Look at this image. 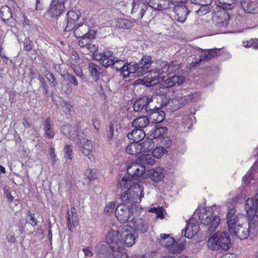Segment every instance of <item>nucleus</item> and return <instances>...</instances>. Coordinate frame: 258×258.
Wrapping results in <instances>:
<instances>
[{"mask_svg":"<svg viewBox=\"0 0 258 258\" xmlns=\"http://www.w3.org/2000/svg\"><path fill=\"white\" fill-rule=\"evenodd\" d=\"M174 239L170 236L169 234H161L160 235V238L159 239V242L162 246H164L170 252V249L171 247L174 245Z\"/></svg>","mask_w":258,"mask_h":258,"instance_id":"c85d7f7f","label":"nucleus"},{"mask_svg":"<svg viewBox=\"0 0 258 258\" xmlns=\"http://www.w3.org/2000/svg\"><path fill=\"white\" fill-rule=\"evenodd\" d=\"M133 221L134 230L140 233H145L149 228V223L147 220L141 218L135 219L133 217L131 219Z\"/></svg>","mask_w":258,"mask_h":258,"instance_id":"4be33fe9","label":"nucleus"},{"mask_svg":"<svg viewBox=\"0 0 258 258\" xmlns=\"http://www.w3.org/2000/svg\"><path fill=\"white\" fill-rule=\"evenodd\" d=\"M200 97V95L198 92L190 94L188 95L184 96L183 97L179 98L180 107H182L185 106L186 104L190 102H195Z\"/></svg>","mask_w":258,"mask_h":258,"instance_id":"f704fd0d","label":"nucleus"},{"mask_svg":"<svg viewBox=\"0 0 258 258\" xmlns=\"http://www.w3.org/2000/svg\"><path fill=\"white\" fill-rule=\"evenodd\" d=\"M73 147L70 145H67L64 148V157L67 158V160L69 159L70 161L72 159L73 154Z\"/></svg>","mask_w":258,"mask_h":258,"instance_id":"3c124183","label":"nucleus"},{"mask_svg":"<svg viewBox=\"0 0 258 258\" xmlns=\"http://www.w3.org/2000/svg\"><path fill=\"white\" fill-rule=\"evenodd\" d=\"M209 11V6H200V8L196 11V13L200 16L204 15Z\"/></svg>","mask_w":258,"mask_h":258,"instance_id":"bf43d9fd","label":"nucleus"},{"mask_svg":"<svg viewBox=\"0 0 258 258\" xmlns=\"http://www.w3.org/2000/svg\"><path fill=\"white\" fill-rule=\"evenodd\" d=\"M145 136L146 134L143 130L135 128L127 134V137L129 140H132L134 142L139 143L145 138Z\"/></svg>","mask_w":258,"mask_h":258,"instance_id":"bb28decb","label":"nucleus"},{"mask_svg":"<svg viewBox=\"0 0 258 258\" xmlns=\"http://www.w3.org/2000/svg\"><path fill=\"white\" fill-rule=\"evenodd\" d=\"M90 38H82L81 40H80L78 42L79 45L83 48H86L88 42V39Z\"/></svg>","mask_w":258,"mask_h":258,"instance_id":"774afa93","label":"nucleus"},{"mask_svg":"<svg viewBox=\"0 0 258 258\" xmlns=\"http://www.w3.org/2000/svg\"><path fill=\"white\" fill-rule=\"evenodd\" d=\"M167 152V149L163 146L157 147L152 152V155L154 157L159 158L163 156Z\"/></svg>","mask_w":258,"mask_h":258,"instance_id":"c03bdc74","label":"nucleus"},{"mask_svg":"<svg viewBox=\"0 0 258 258\" xmlns=\"http://www.w3.org/2000/svg\"><path fill=\"white\" fill-rule=\"evenodd\" d=\"M140 152H148L152 150L154 147V141L148 137L147 139L139 143Z\"/></svg>","mask_w":258,"mask_h":258,"instance_id":"72a5a7b5","label":"nucleus"},{"mask_svg":"<svg viewBox=\"0 0 258 258\" xmlns=\"http://www.w3.org/2000/svg\"><path fill=\"white\" fill-rule=\"evenodd\" d=\"M207 245L213 250H228L232 246L229 233L225 231H218L209 238Z\"/></svg>","mask_w":258,"mask_h":258,"instance_id":"39448f33","label":"nucleus"},{"mask_svg":"<svg viewBox=\"0 0 258 258\" xmlns=\"http://www.w3.org/2000/svg\"><path fill=\"white\" fill-rule=\"evenodd\" d=\"M117 233L113 232V230L111 229L108 232L106 237L105 241L99 243L96 246L97 253L102 258H111V253L114 249H117L119 247L117 245L118 242Z\"/></svg>","mask_w":258,"mask_h":258,"instance_id":"20e7f679","label":"nucleus"},{"mask_svg":"<svg viewBox=\"0 0 258 258\" xmlns=\"http://www.w3.org/2000/svg\"><path fill=\"white\" fill-rule=\"evenodd\" d=\"M229 18V15L225 12H221L214 17L213 22L215 25L221 33H225Z\"/></svg>","mask_w":258,"mask_h":258,"instance_id":"2eb2a0df","label":"nucleus"},{"mask_svg":"<svg viewBox=\"0 0 258 258\" xmlns=\"http://www.w3.org/2000/svg\"><path fill=\"white\" fill-rule=\"evenodd\" d=\"M160 143L165 146L164 148H169L172 143L171 140L170 138L166 136H163L162 138L160 140Z\"/></svg>","mask_w":258,"mask_h":258,"instance_id":"4d7b16f0","label":"nucleus"},{"mask_svg":"<svg viewBox=\"0 0 258 258\" xmlns=\"http://www.w3.org/2000/svg\"><path fill=\"white\" fill-rule=\"evenodd\" d=\"M171 0H159V5L158 11H162L168 8H172Z\"/></svg>","mask_w":258,"mask_h":258,"instance_id":"49530a36","label":"nucleus"},{"mask_svg":"<svg viewBox=\"0 0 258 258\" xmlns=\"http://www.w3.org/2000/svg\"><path fill=\"white\" fill-rule=\"evenodd\" d=\"M159 98L161 101V104H159L157 103V100L155 98L148 97V101L146 105L145 111L148 115L151 114L153 112L156 110H158L161 108V106L166 105V101L164 102V100H166V98L164 96H160Z\"/></svg>","mask_w":258,"mask_h":258,"instance_id":"a211bd4d","label":"nucleus"},{"mask_svg":"<svg viewBox=\"0 0 258 258\" xmlns=\"http://www.w3.org/2000/svg\"><path fill=\"white\" fill-rule=\"evenodd\" d=\"M44 135L49 139H52L56 135L55 125L50 117H47L43 123Z\"/></svg>","mask_w":258,"mask_h":258,"instance_id":"aec40b11","label":"nucleus"},{"mask_svg":"<svg viewBox=\"0 0 258 258\" xmlns=\"http://www.w3.org/2000/svg\"><path fill=\"white\" fill-rule=\"evenodd\" d=\"M244 210L249 224L258 226V192L254 198L246 200Z\"/></svg>","mask_w":258,"mask_h":258,"instance_id":"6e6552de","label":"nucleus"},{"mask_svg":"<svg viewBox=\"0 0 258 258\" xmlns=\"http://www.w3.org/2000/svg\"><path fill=\"white\" fill-rule=\"evenodd\" d=\"M74 36L76 38H92L94 37V33H90L89 26L80 22L79 24L73 29Z\"/></svg>","mask_w":258,"mask_h":258,"instance_id":"6ab92c4d","label":"nucleus"},{"mask_svg":"<svg viewBox=\"0 0 258 258\" xmlns=\"http://www.w3.org/2000/svg\"><path fill=\"white\" fill-rule=\"evenodd\" d=\"M200 229H202L201 227H200L198 223H195L194 220H190L184 229V235L185 237L190 239L198 233Z\"/></svg>","mask_w":258,"mask_h":258,"instance_id":"412c9836","label":"nucleus"},{"mask_svg":"<svg viewBox=\"0 0 258 258\" xmlns=\"http://www.w3.org/2000/svg\"><path fill=\"white\" fill-rule=\"evenodd\" d=\"M149 212L155 213L156 218H163V209L162 208H156L153 207L149 210Z\"/></svg>","mask_w":258,"mask_h":258,"instance_id":"603ef678","label":"nucleus"},{"mask_svg":"<svg viewBox=\"0 0 258 258\" xmlns=\"http://www.w3.org/2000/svg\"><path fill=\"white\" fill-rule=\"evenodd\" d=\"M145 170L146 168L144 167V166L139 164L138 169L136 171L135 176H134L133 177V180L137 179L138 178L143 177L144 175L145 174Z\"/></svg>","mask_w":258,"mask_h":258,"instance_id":"09e8293b","label":"nucleus"},{"mask_svg":"<svg viewBox=\"0 0 258 258\" xmlns=\"http://www.w3.org/2000/svg\"><path fill=\"white\" fill-rule=\"evenodd\" d=\"M45 77L50 83L51 86L55 88L58 85V82L53 74L50 71H46L45 72Z\"/></svg>","mask_w":258,"mask_h":258,"instance_id":"37998d69","label":"nucleus"},{"mask_svg":"<svg viewBox=\"0 0 258 258\" xmlns=\"http://www.w3.org/2000/svg\"><path fill=\"white\" fill-rule=\"evenodd\" d=\"M135 208L123 204H120L115 209V216L120 223H126L133 215Z\"/></svg>","mask_w":258,"mask_h":258,"instance_id":"9d476101","label":"nucleus"},{"mask_svg":"<svg viewBox=\"0 0 258 258\" xmlns=\"http://www.w3.org/2000/svg\"><path fill=\"white\" fill-rule=\"evenodd\" d=\"M170 106H172L173 110H176L181 108L178 99H174L168 102Z\"/></svg>","mask_w":258,"mask_h":258,"instance_id":"052dcab7","label":"nucleus"},{"mask_svg":"<svg viewBox=\"0 0 258 258\" xmlns=\"http://www.w3.org/2000/svg\"><path fill=\"white\" fill-rule=\"evenodd\" d=\"M228 229L229 233L240 239H246L249 235V228L252 224L242 223L237 216L235 210L231 209L226 214Z\"/></svg>","mask_w":258,"mask_h":258,"instance_id":"7ed1b4c3","label":"nucleus"},{"mask_svg":"<svg viewBox=\"0 0 258 258\" xmlns=\"http://www.w3.org/2000/svg\"><path fill=\"white\" fill-rule=\"evenodd\" d=\"M240 5L245 13L255 14L258 13V4L250 0H241Z\"/></svg>","mask_w":258,"mask_h":258,"instance_id":"b1692460","label":"nucleus"},{"mask_svg":"<svg viewBox=\"0 0 258 258\" xmlns=\"http://www.w3.org/2000/svg\"><path fill=\"white\" fill-rule=\"evenodd\" d=\"M148 115L150 119L154 123H160L165 119V112L161 110V108Z\"/></svg>","mask_w":258,"mask_h":258,"instance_id":"473e14b6","label":"nucleus"},{"mask_svg":"<svg viewBox=\"0 0 258 258\" xmlns=\"http://www.w3.org/2000/svg\"><path fill=\"white\" fill-rule=\"evenodd\" d=\"M171 248L170 253L173 254L179 253L181 252V250H182L183 245L182 244H180L178 245H176L175 244H174V246L171 247Z\"/></svg>","mask_w":258,"mask_h":258,"instance_id":"69168bd1","label":"nucleus"},{"mask_svg":"<svg viewBox=\"0 0 258 258\" xmlns=\"http://www.w3.org/2000/svg\"><path fill=\"white\" fill-rule=\"evenodd\" d=\"M38 79L41 84V87L43 88V94L44 95L48 94V86L47 85L46 82L45 81L44 79L42 77H40Z\"/></svg>","mask_w":258,"mask_h":258,"instance_id":"13d9d810","label":"nucleus"},{"mask_svg":"<svg viewBox=\"0 0 258 258\" xmlns=\"http://www.w3.org/2000/svg\"><path fill=\"white\" fill-rule=\"evenodd\" d=\"M132 14L138 19H142L148 9L146 3L142 0H133L132 3Z\"/></svg>","mask_w":258,"mask_h":258,"instance_id":"4468645a","label":"nucleus"},{"mask_svg":"<svg viewBox=\"0 0 258 258\" xmlns=\"http://www.w3.org/2000/svg\"><path fill=\"white\" fill-rule=\"evenodd\" d=\"M201 219V226L206 237H208L218 228L221 219L218 216H213L210 211H205L199 216Z\"/></svg>","mask_w":258,"mask_h":258,"instance_id":"423d86ee","label":"nucleus"},{"mask_svg":"<svg viewBox=\"0 0 258 258\" xmlns=\"http://www.w3.org/2000/svg\"><path fill=\"white\" fill-rule=\"evenodd\" d=\"M64 80L67 81V82L70 83L72 85H73L75 86H78L79 85L78 80L76 77L74 75L69 74V73L67 75H66V76H64Z\"/></svg>","mask_w":258,"mask_h":258,"instance_id":"8fccbe9b","label":"nucleus"},{"mask_svg":"<svg viewBox=\"0 0 258 258\" xmlns=\"http://www.w3.org/2000/svg\"><path fill=\"white\" fill-rule=\"evenodd\" d=\"M0 17L2 20L9 26H11L15 23L16 19L13 17L12 10L7 5L1 7Z\"/></svg>","mask_w":258,"mask_h":258,"instance_id":"f3484780","label":"nucleus"},{"mask_svg":"<svg viewBox=\"0 0 258 258\" xmlns=\"http://www.w3.org/2000/svg\"><path fill=\"white\" fill-rule=\"evenodd\" d=\"M26 221L27 223L30 224L34 227L37 226L38 223L35 214L32 213L30 211H28L27 213Z\"/></svg>","mask_w":258,"mask_h":258,"instance_id":"a19ab883","label":"nucleus"},{"mask_svg":"<svg viewBox=\"0 0 258 258\" xmlns=\"http://www.w3.org/2000/svg\"><path fill=\"white\" fill-rule=\"evenodd\" d=\"M88 172H89V173L87 175V178L90 181H93L97 178L98 174L96 170H91L89 169Z\"/></svg>","mask_w":258,"mask_h":258,"instance_id":"0e129e2a","label":"nucleus"},{"mask_svg":"<svg viewBox=\"0 0 258 258\" xmlns=\"http://www.w3.org/2000/svg\"><path fill=\"white\" fill-rule=\"evenodd\" d=\"M181 63L177 60L171 61L169 63H166L164 69H167L168 74H172L177 72L180 68Z\"/></svg>","mask_w":258,"mask_h":258,"instance_id":"4c0bfd02","label":"nucleus"},{"mask_svg":"<svg viewBox=\"0 0 258 258\" xmlns=\"http://www.w3.org/2000/svg\"><path fill=\"white\" fill-rule=\"evenodd\" d=\"M243 46L245 47H252L253 49L258 48V39L251 38L250 40L243 41Z\"/></svg>","mask_w":258,"mask_h":258,"instance_id":"a18cd8bd","label":"nucleus"},{"mask_svg":"<svg viewBox=\"0 0 258 258\" xmlns=\"http://www.w3.org/2000/svg\"><path fill=\"white\" fill-rule=\"evenodd\" d=\"M136 162L146 168L147 166H152L155 163V159L152 154H143L136 159Z\"/></svg>","mask_w":258,"mask_h":258,"instance_id":"cd10ccee","label":"nucleus"},{"mask_svg":"<svg viewBox=\"0 0 258 258\" xmlns=\"http://www.w3.org/2000/svg\"><path fill=\"white\" fill-rule=\"evenodd\" d=\"M71 212L72 213V218H71L69 212H68V217L67 218V222L69 229L72 231L73 227H76L79 223V220L77 214L76 212L75 208H71Z\"/></svg>","mask_w":258,"mask_h":258,"instance_id":"7c9ffc66","label":"nucleus"},{"mask_svg":"<svg viewBox=\"0 0 258 258\" xmlns=\"http://www.w3.org/2000/svg\"><path fill=\"white\" fill-rule=\"evenodd\" d=\"M150 120L146 116L137 117L132 122V125L135 128L142 129L146 127L149 124Z\"/></svg>","mask_w":258,"mask_h":258,"instance_id":"2f4dec72","label":"nucleus"},{"mask_svg":"<svg viewBox=\"0 0 258 258\" xmlns=\"http://www.w3.org/2000/svg\"><path fill=\"white\" fill-rule=\"evenodd\" d=\"M88 69L90 75L92 77L93 80L97 82L99 80L100 76L104 72V70L101 67L93 62H90L88 64Z\"/></svg>","mask_w":258,"mask_h":258,"instance_id":"a878e982","label":"nucleus"},{"mask_svg":"<svg viewBox=\"0 0 258 258\" xmlns=\"http://www.w3.org/2000/svg\"><path fill=\"white\" fill-rule=\"evenodd\" d=\"M66 16L62 27L66 32H69L73 30L79 24L80 13V12H76L71 10L67 12Z\"/></svg>","mask_w":258,"mask_h":258,"instance_id":"9b49d317","label":"nucleus"},{"mask_svg":"<svg viewBox=\"0 0 258 258\" xmlns=\"http://www.w3.org/2000/svg\"><path fill=\"white\" fill-rule=\"evenodd\" d=\"M131 227L127 225H123L120 226L117 229L113 230V232L117 233V245L121 247V245L124 244L127 247L133 246L136 240V237L134 234L131 233L129 230Z\"/></svg>","mask_w":258,"mask_h":258,"instance_id":"1a4fd4ad","label":"nucleus"},{"mask_svg":"<svg viewBox=\"0 0 258 258\" xmlns=\"http://www.w3.org/2000/svg\"><path fill=\"white\" fill-rule=\"evenodd\" d=\"M171 3L175 14V19L181 23L185 22L187 15L191 11V3L187 0H171Z\"/></svg>","mask_w":258,"mask_h":258,"instance_id":"0eeeda50","label":"nucleus"},{"mask_svg":"<svg viewBox=\"0 0 258 258\" xmlns=\"http://www.w3.org/2000/svg\"><path fill=\"white\" fill-rule=\"evenodd\" d=\"M126 152L128 154L133 155L140 154L141 152L139 143L134 142L128 145L126 148Z\"/></svg>","mask_w":258,"mask_h":258,"instance_id":"ea45409f","label":"nucleus"},{"mask_svg":"<svg viewBox=\"0 0 258 258\" xmlns=\"http://www.w3.org/2000/svg\"><path fill=\"white\" fill-rule=\"evenodd\" d=\"M67 0H52L49 13L53 17H58L61 14L63 13L65 10L64 4Z\"/></svg>","mask_w":258,"mask_h":258,"instance_id":"dca6fc26","label":"nucleus"},{"mask_svg":"<svg viewBox=\"0 0 258 258\" xmlns=\"http://www.w3.org/2000/svg\"><path fill=\"white\" fill-rule=\"evenodd\" d=\"M185 81L184 76L174 75L173 76L168 78L164 81L165 88H171L176 85H181Z\"/></svg>","mask_w":258,"mask_h":258,"instance_id":"5701e85b","label":"nucleus"},{"mask_svg":"<svg viewBox=\"0 0 258 258\" xmlns=\"http://www.w3.org/2000/svg\"><path fill=\"white\" fill-rule=\"evenodd\" d=\"M210 51L209 49L205 50L201 55V60L208 61L212 58Z\"/></svg>","mask_w":258,"mask_h":258,"instance_id":"e2e57ef3","label":"nucleus"},{"mask_svg":"<svg viewBox=\"0 0 258 258\" xmlns=\"http://www.w3.org/2000/svg\"><path fill=\"white\" fill-rule=\"evenodd\" d=\"M149 177L155 182L162 181L165 175L163 173V169L160 167H155L148 171Z\"/></svg>","mask_w":258,"mask_h":258,"instance_id":"393cba45","label":"nucleus"},{"mask_svg":"<svg viewBox=\"0 0 258 258\" xmlns=\"http://www.w3.org/2000/svg\"><path fill=\"white\" fill-rule=\"evenodd\" d=\"M122 187L127 188L121 194L122 204H130L131 207L136 208V204L140 203L144 196L143 187L137 182L132 183L130 178L127 179L126 177H123L118 182V187Z\"/></svg>","mask_w":258,"mask_h":258,"instance_id":"f03ea898","label":"nucleus"},{"mask_svg":"<svg viewBox=\"0 0 258 258\" xmlns=\"http://www.w3.org/2000/svg\"><path fill=\"white\" fill-rule=\"evenodd\" d=\"M80 143L78 144V147L83 155L86 156L90 161H92L94 157L92 155L93 145L91 141L82 138L80 140Z\"/></svg>","mask_w":258,"mask_h":258,"instance_id":"ddd939ff","label":"nucleus"},{"mask_svg":"<svg viewBox=\"0 0 258 258\" xmlns=\"http://www.w3.org/2000/svg\"><path fill=\"white\" fill-rule=\"evenodd\" d=\"M67 82V81H64V80L62 82L61 84V90L64 93L69 95L72 93L73 91L72 85L70 83Z\"/></svg>","mask_w":258,"mask_h":258,"instance_id":"de8ad7c7","label":"nucleus"},{"mask_svg":"<svg viewBox=\"0 0 258 258\" xmlns=\"http://www.w3.org/2000/svg\"><path fill=\"white\" fill-rule=\"evenodd\" d=\"M24 50L30 51L32 49L33 42L29 38H25L23 41Z\"/></svg>","mask_w":258,"mask_h":258,"instance_id":"5fc2aeb1","label":"nucleus"},{"mask_svg":"<svg viewBox=\"0 0 258 258\" xmlns=\"http://www.w3.org/2000/svg\"><path fill=\"white\" fill-rule=\"evenodd\" d=\"M147 101H148V96H144L136 99L133 103L134 111L137 112H141L143 110L145 111Z\"/></svg>","mask_w":258,"mask_h":258,"instance_id":"c756f323","label":"nucleus"},{"mask_svg":"<svg viewBox=\"0 0 258 258\" xmlns=\"http://www.w3.org/2000/svg\"><path fill=\"white\" fill-rule=\"evenodd\" d=\"M139 163H137V162H135L134 163H132L131 165H128L126 171L128 175L125 176L124 177H127V179L130 178V180L132 181V183H135L133 180V177L135 176V174L136 173V171L138 169V166H139Z\"/></svg>","mask_w":258,"mask_h":258,"instance_id":"58836bf2","label":"nucleus"},{"mask_svg":"<svg viewBox=\"0 0 258 258\" xmlns=\"http://www.w3.org/2000/svg\"><path fill=\"white\" fill-rule=\"evenodd\" d=\"M95 59L101 61L102 66L105 68L112 67V68L118 72H120L121 76L124 78L133 77L136 75L139 77L143 76L149 72V68L152 63V57L150 55H144L138 62H130L124 64L120 69L116 66L118 63H123L121 60L118 59L113 56V52L111 51H106L98 52L95 54Z\"/></svg>","mask_w":258,"mask_h":258,"instance_id":"f257e3e1","label":"nucleus"},{"mask_svg":"<svg viewBox=\"0 0 258 258\" xmlns=\"http://www.w3.org/2000/svg\"><path fill=\"white\" fill-rule=\"evenodd\" d=\"M119 248L113 250L111 258H128V255L124 252L121 247L118 246Z\"/></svg>","mask_w":258,"mask_h":258,"instance_id":"79ce46f5","label":"nucleus"},{"mask_svg":"<svg viewBox=\"0 0 258 258\" xmlns=\"http://www.w3.org/2000/svg\"><path fill=\"white\" fill-rule=\"evenodd\" d=\"M86 48L87 49L90 51V52L93 53V57L94 59L95 53H98V45L97 44H93L90 42H88Z\"/></svg>","mask_w":258,"mask_h":258,"instance_id":"864d4df0","label":"nucleus"},{"mask_svg":"<svg viewBox=\"0 0 258 258\" xmlns=\"http://www.w3.org/2000/svg\"><path fill=\"white\" fill-rule=\"evenodd\" d=\"M135 22V19L120 18L116 21V26L119 28L128 29L133 27Z\"/></svg>","mask_w":258,"mask_h":258,"instance_id":"e433bc0d","label":"nucleus"},{"mask_svg":"<svg viewBox=\"0 0 258 258\" xmlns=\"http://www.w3.org/2000/svg\"><path fill=\"white\" fill-rule=\"evenodd\" d=\"M4 195L7 199L10 202H13L14 197L12 196L11 194L9 191V190L6 188L4 187Z\"/></svg>","mask_w":258,"mask_h":258,"instance_id":"338daca9","label":"nucleus"},{"mask_svg":"<svg viewBox=\"0 0 258 258\" xmlns=\"http://www.w3.org/2000/svg\"><path fill=\"white\" fill-rule=\"evenodd\" d=\"M167 130L166 127H154L148 137L152 140L154 139L160 140L163 136V133Z\"/></svg>","mask_w":258,"mask_h":258,"instance_id":"c9c22d12","label":"nucleus"},{"mask_svg":"<svg viewBox=\"0 0 258 258\" xmlns=\"http://www.w3.org/2000/svg\"><path fill=\"white\" fill-rule=\"evenodd\" d=\"M62 132L67 138L75 142L78 141L83 137V132L78 125L72 126L69 124H65L62 127Z\"/></svg>","mask_w":258,"mask_h":258,"instance_id":"f8f14e48","label":"nucleus"},{"mask_svg":"<svg viewBox=\"0 0 258 258\" xmlns=\"http://www.w3.org/2000/svg\"><path fill=\"white\" fill-rule=\"evenodd\" d=\"M114 125L111 123L107 130V137L109 141L112 140L114 136Z\"/></svg>","mask_w":258,"mask_h":258,"instance_id":"680f3d73","label":"nucleus"},{"mask_svg":"<svg viewBox=\"0 0 258 258\" xmlns=\"http://www.w3.org/2000/svg\"><path fill=\"white\" fill-rule=\"evenodd\" d=\"M148 7L149 6L154 10L158 11L159 5V0H145Z\"/></svg>","mask_w":258,"mask_h":258,"instance_id":"6e6d98bb","label":"nucleus"}]
</instances>
